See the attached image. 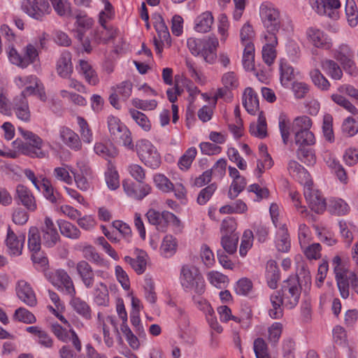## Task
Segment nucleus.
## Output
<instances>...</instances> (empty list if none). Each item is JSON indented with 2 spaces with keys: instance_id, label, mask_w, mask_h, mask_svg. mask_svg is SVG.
Wrapping results in <instances>:
<instances>
[{
  "instance_id": "nucleus-1",
  "label": "nucleus",
  "mask_w": 358,
  "mask_h": 358,
  "mask_svg": "<svg viewBox=\"0 0 358 358\" xmlns=\"http://www.w3.org/2000/svg\"><path fill=\"white\" fill-rule=\"evenodd\" d=\"M18 131L27 141L26 143L17 141L14 142L20 152L31 158L48 159L49 157L50 152L47 147L51 148L50 143H45L39 136L22 127L18 128Z\"/></svg>"
},
{
  "instance_id": "nucleus-2",
  "label": "nucleus",
  "mask_w": 358,
  "mask_h": 358,
  "mask_svg": "<svg viewBox=\"0 0 358 358\" xmlns=\"http://www.w3.org/2000/svg\"><path fill=\"white\" fill-rule=\"evenodd\" d=\"M187 45L193 55L201 56L206 63L213 64L216 62L219 41L215 36H210L207 39L189 38Z\"/></svg>"
},
{
  "instance_id": "nucleus-3",
  "label": "nucleus",
  "mask_w": 358,
  "mask_h": 358,
  "mask_svg": "<svg viewBox=\"0 0 358 358\" xmlns=\"http://www.w3.org/2000/svg\"><path fill=\"white\" fill-rule=\"evenodd\" d=\"M180 284L186 292L202 295L206 291V283L199 268L192 265H184L180 275Z\"/></svg>"
},
{
  "instance_id": "nucleus-4",
  "label": "nucleus",
  "mask_w": 358,
  "mask_h": 358,
  "mask_svg": "<svg viewBox=\"0 0 358 358\" xmlns=\"http://www.w3.org/2000/svg\"><path fill=\"white\" fill-rule=\"evenodd\" d=\"M332 264L334 267L337 286L341 297L347 299L349 296L350 283L352 288L358 294V278L356 274L352 271L345 269L341 266V259L338 256L334 257Z\"/></svg>"
},
{
  "instance_id": "nucleus-5",
  "label": "nucleus",
  "mask_w": 358,
  "mask_h": 358,
  "mask_svg": "<svg viewBox=\"0 0 358 358\" xmlns=\"http://www.w3.org/2000/svg\"><path fill=\"white\" fill-rule=\"evenodd\" d=\"M135 149L139 159L148 167L155 169L161 164V157L156 147L147 139L136 141Z\"/></svg>"
},
{
  "instance_id": "nucleus-6",
  "label": "nucleus",
  "mask_w": 358,
  "mask_h": 358,
  "mask_svg": "<svg viewBox=\"0 0 358 358\" xmlns=\"http://www.w3.org/2000/svg\"><path fill=\"white\" fill-rule=\"evenodd\" d=\"M107 124L112 139L122 144L126 148L134 150L131 134L126 125L118 117L113 115L108 116Z\"/></svg>"
},
{
  "instance_id": "nucleus-7",
  "label": "nucleus",
  "mask_w": 358,
  "mask_h": 358,
  "mask_svg": "<svg viewBox=\"0 0 358 358\" xmlns=\"http://www.w3.org/2000/svg\"><path fill=\"white\" fill-rule=\"evenodd\" d=\"M259 16L266 31H278L281 27L280 13L272 3L263 2L259 7Z\"/></svg>"
},
{
  "instance_id": "nucleus-8",
  "label": "nucleus",
  "mask_w": 358,
  "mask_h": 358,
  "mask_svg": "<svg viewBox=\"0 0 358 358\" xmlns=\"http://www.w3.org/2000/svg\"><path fill=\"white\" fill-rule=\"evenodd\" d=\"M146 217L150 224L155 225L158 231H165L169 224L179 226L180 220L172 213L164 210L162 213L150 209L146 213Z\"/></svg>"
},
{
  "instance_id": "nucleus-9",
  "label": "nucleus",
  "mask_w": 358,
  "mask_h": 358,
  "mask_svg": "<svg viewBox=\"0 0 358 358\" xmlns=\"http://www.w3.org/2000/svg\"><path fill=\"white\" fill-rule=\"evenodd\" d=\"M22 9L31 17L40 21L51 12L47 0H24Z\"/></svg>"
},
{
  "instance_id": "nucleus-10",
  "label": "nucleus",
  "mask_w": 358,
  "mask_h": 358,
  "mask_svg": "<svg viewBox=\"0 0 358 358\" xmlns=\"http://www.w3.org/2000/svg\"><path fill=\"white\" fill-rule=\"evenodd\" d=\"M301 285L296 276L289 277L282 286L285 306L287 309L294 308L299 302L301 294Z\"/></svg>"
},
{
  "instance_id": "nucleus-11",
  "label": "nucleus",
  "mask_w": 358,
  "mask_h": 358,
  "mask_svg": "<svg viewBox=\"0 0 358 358\" xmlns=\"http://www.w3.org/2000/svg\"><path fill=\"white\" fill-rule=\"evenodd\" d=\"M354 57V51L346 44L341 45L334 51V59L341 64L346 72L350 74H352L356 70Z\"/></svg>"
},
{
  "instance_id": "nucleus-12",
  "label": "nucleus",
  "mask_w": 358,
  "mask_h": 358,
  "mask_svg": "<svg viewBox=\"0 0 358 358\" xmlns=\"http://www.w3.org/2000/svg\"><path fill=\"white\" fill-rule=\"evenodd\" d=\"M312 8L319 15H327L333 20L339 17L338 9L341 7L339 0H310Z\"/></svg>"
},
{
  "instance_id": "nucleus-13",
  "label": "nucleus",
  "mask_w": 358,
  "mask_h": 358,
  "mask_svg": "<svg viewBox=\"0 0 358 358\" xmlns=\"http://www.w3.org/2000/svg\"><path fill=\"white\" fill-rule=\"evenodd\" d=\"M154 26L157 33V36L154 38V45L157 53L160 55L165 43L171 45V36L164 20L161 15L155 17Z\"/></svg>"
},
{
  "instance_id": "nucleus-14",
  "label": "nucleus",
  "mask_w": 358,
  "mask_h": 358,
  "mask_svg": "<svg viewBox=\"0 0 358 358\" xmlns=\"http://www.w3.org/2000/svg\"><path fill=\"white\" fill-rule=\"evenodd\" d=\"M47 278L54 286H63L68 294L73 296L76 294L73 282L66 271L58 269L50 271L47 273Z\"/></svg>"
},
{
  "instance_id": "nucleus-15",
  "label": "nucleus",
  "mask_w": 358,
  "mask_h": 358,
  "mask_svg": "<svg viewBox=\"0 0 358 358\" xmlns=\"http://www.w3.org/2000/svg\"><path fill=\"white\" fill-rule=\"evenodd\" d=\"M24 241V235L17 236L10 227H8L5 244L10 256L17 257L22 254Z\"/></svg>"
},
{
  "instance_id": "nucleus-16",
  "label": "nucleus",
  "mask_w": 358,
  "mask_h": 358,
  "mask_svg": "<svg viewBox=\"0 0 358 358\" xmlns=\"http://www.w3.org/2000/svg\"><path fill=\"white\" fill-rule=\"evenodd\" d=\"M312 183L304 185V196L309 207L317 213H320L326 208V202L318 190L312 187Z\"/></svg>"
},
{
  "instance_id": "nucleus-17",
  "label": "nucleus",
  "mask_w": 358,
  "mask_h": 358,
  "mask_svg": "<svg viewBox=\"0 0 358 358\" xmlns=\"http://www.w3.org/2000/svg\"><path fill=\"white\" fill-rule=\"evenodd\" d=\"M133 85L129 80H124L112 88L113 92L109 96L110 103L116 109L120 108L119 97L127 101L132 92Z\"/></svg>"
},
{
  "instance_id": "nucleus-18",
  "label": "nucleus",
  "mask_w": 358,
  "mask_h": 358,
  "mask_svg": "<svg viewBox=\"0 0 358 358\" xmlns=\"http://www.w3.org/2000/svg\"><path fill=\"white\" fill-rule=\"evenodd\" d=\"M43 245L48 248L54 247L59 240V235L56 225L52 219L45 217L43 225L41 227Z\"/></svg>"
},
{
  "instance_id": "nucleus-19",
  "label": "nucleus",
  "mask_w": 358,
  "mask_h": 358,
  "mask_svg": "<svg viewBox=\"0 0 358 358\" xmlns=\"http://www.w3.org/2000/svg\"><path fill=\"white\" fill-rule=\"evenodd\" d=\"M122 187L127 196L137 200H141L151 192V187L145 183L135 184L129 180L122 181Z\"/></svg>"
},
{
  "instance_id": "nucleus-20",
  "label": "nucleus",
  "mask_w": 358,
  "mask_h": 358,
  "mask_svg": "<svg viewBox=\"0 0 358 358\" xmlns=\"http://www.w3.org/2000/svg\"><path fill=\"white\" fill-rule=\"evenodd\" d=\"M308 41L316 48L329 50L331 43L324 32L315 27H310L306 31Z\"/></svg>"
},
{
  "instance_id": "nucleus-21",
  "label": "nucleus",
  "mask_w": 358,
  "mask_h": 358,
  "mask_svg": "<svg viewBox=\"0 0 358 358\" xmlns=\"http://www.w3.org/2000/svg\"><path fill=\"white\" fill-rule=\"evenodd\" d=\"M76 271L82 282L87 289L92 288L94 284L95 273L92 266L86 260H80L76 264Z\"/></svg>"
},
{
  "instance_id": "nucleus-22",
  "label": "nucleus",
  "mask_w": 358,
  "mask_h": 358,
  "mask_svg": "<svg viewBox=\"0 0 358 358\" xmlns=\"http://www.w3.org/2000/svg\"><path fill=\"white\" fill-rule=\"evenodd\" d=\"M59 134L62 141L71 149L76 151L82 149V142L79 136L71 129L65 126L61 127Z\"/></svg>"
},
{
  "instance_id": "nucleus-23",
  "label": "nucleus",
  "mask_w": 358,
  "mask_h": 358,
  "mask_svg": "<svg viewBox=\"0 0 358 358\" xmlns=\"http://www.w3.org/2000/svg\"><path fill=\"white\" fill-rule=\"evenodd\" d=\"M16 194L21 204L27 210L34 212L37 209L35 196L28 187L23 185H18L16 187Z\"/></svg>"
},
{
  "instance_id": "nucleus-24",
  "label": "nucleus",
  "mask_w": 358,
  "mask_h": 358,
  "mask_svg": "<svg viewBox=\"0 0 358 358\" xmlns=\"http://www.w3.org/2000/svg\"><path fill=\"white\" fill-rule=\"evenodd\" d=\"M19 299L29 306H35L37 303L35 293L30 285L25 280H19L16 287Z\"/></svg>"
},
{
  "instance_id": "nucleus-25",
  "label": "nucleus",
  "mask_w": 358,
  "mask_h": 358,
  "mask_svg": "<svg viewBox=\"0 0 358 358\" xmlns=\"http://www.w3.org/2000/svg\"><path fill=\"white\" fill-rule=\"evenodd\" d=\"M287 170L289 174L303 186L308 185L310 183H312L310 176L308 172L296 161L290 160L288 162Z\"/></svg>"
},
{
  "instance_id": "nucleus-26",
  "label": "nucleus",
  "mask_w": 358,
  "mask_h": 358,
  "mask_svg": "<svg viewBox=\"0 0 358 358\" xmlns=\"http://www.w3.org/2000/svg\"><path fill=\"white\" fill-rule=\"evenodd\" d=\"M71 62V53L67 50L60 55L56 64V71L58 75L63 78H69L73 73Z\"/></svg>"
},
{
  "instance_id": "nucleus-27",
  "label": "nucleus",
  "mask_w": 358,
  "mask_h": 358,
  "mask_svg": "<svg viewBox=\"0 0 358 358\" xmlns=\"http://www.w3.org/2000/svg\"><path fill=\"white\" fill-rule=\"evenodd\" d=\"M77 69L88 84L94 86L99 83L96 71L88 61L80 59Z\"/></svg>"
},
{
  "instance_id": "nucleus-28",
  "label": "nucleus",
  "mask_w": 358,
  "mask_h": 358,
  "mask_svg": "<svg viewBox=\"0 0 358 358\" xmlns=\"http://www.w3.org/2000/svg\"><path fill=\"white\" fill-rule=\"evenodd\" d=\"M16 85L20 87H24L20 96H26L34 94L38 85V80L36 76L31 75L27 76H19L15 78Z\"/></svg>"
},
{
  "instance_id": "nucleus-29",
  "label": "nucleus",
  "mask_w": 358,
  "mask_h": 358,
  "mask_svg": "<svg viewBox=\"0 0 358 358\" xmlns=\"http://www.w3.org/2000/svg\"><path fill=\"white\" fill-rule=\"evenodd\" d=\"M13 108L18 119L29 122L30 120L31 113L26 97L19 96L13 100Z\"/></svg>"
},
{
  "instance_id": "nucleus-30",
  "label": "nucleus",
  "mask_w": 358,
  "mask_h": 358,
  "mask_svg": "<svg viewBox=\"0 0 358 358\" xmlns=\"http://www.w3.org/2000/svg\"><path fill=\"white\" fill-rule=\"evenodd\" d=\"M214 22V17L210 11H205L198 15L194 20V29L199 33L210 31Z\"/></svg>"
},
{
  "instance_id": "nucleus-31",
  "label": "nucleus",
  "mask_w": 358,
  "mask_h": 358,
  "mask_svg": "<svg viewBox=\"0 0 358 358\" xmlns=\"http://www.w3.org/2000/svg\"><path fill=\"white\" fill-rule=\"evenodd\" d=\"M83 257L97 266L107 267L108 262L104 259L91 245H85L80 249Z\"/></svg>"
},
{
  "instance_id": "nucleus-32",
  "label": "nucleus",
  "mask_w": 358,
  "mask_h": 358,
  "mask_svg": "<svg viewBox=\"0 0 358 358\" xmlns=\"http://www.w3.org/2000/svg\"><path fill=\"white\" fill-rule=\"evenodd\" d=\"M96 155L106 159L108 162L118 155L117 149L110 143L96 142L94 146Z\"/></svg>"
},
{
  "instance_id": "nucleus-33",
  "label": "nucleus",
  "mask_w": 358,
  "mask_h": 358,
  "mask_svg": "<svg viewBox=\"0 0 358 358\" xmlns=\"http://www.w3.org/2000/svg\"><path fill=\"white\" fill-rule=\"evenodd\" d=\"M243 104L245 110L250 114H255L259 110L257 94L251 87H247L243 96Z\"/></svg>"
},
{
  "instance_id": "nucleus-34",
  "label": "nucleus",
  "mask_w": 358,
  "mask_h": 358,
  "mask_svg": "<svg viewBox=\"0 0 358 358\" xmlns=\"http://www.w3.org/2000/svg\"><path fill=\"white\" fill-rule=\"evenodd\" d=\"M93 297L95 303L100 306H107L109 302V294L107 285L103 282H99L93 290Z\"/></svg>"
},
{
  "instance_id": "nucleus-35",
  "label": "nucleus",
  "mask_w": 358,
  "mask_h": 358,
  "mask_svg": "<svg viewBox=\"0 0 358 358\" xmlns=\"http://www.w3.org/2000/svg\"><path fill=\"white\" fill-rule=\"evenodd\" d=\"M322 69L334 80H340L343 76V71L341 66L334 60L324 59L320 61Z\"/></svg>"
},
{
  "instance_id": "nucleus-36",
  "label": "nucleus",
  "mask_w": 358,
  "mask_h": 358,
  "mask_svg": "<svg viewBox=\"0 0 358 358\" xmlns=\"http://www.w3.org/2000/svg\"><path fill=\"white\" fill-rule=\"evenodd\" d=\"M266 278L268 287L275 289L280 280V272L277 264L273 260H270L266 264Z\"/></svg>"
},
{
  "instance_id": "nucleus-37",
  "label": "nucleus",
  "mask_w": 358,
  "mask_h": 358,
  "mask_svg": "<svg viewBox=\"0 0 358 358\" xmlns=\"http://www.w3.org/2000/svg\"><path fill=\"white\" fill-rule=\"evenodd\" d=\"M105 180L110 190H115L120 187V177L115 165L111 161L107 163V170L105 172Z\"/></svg>"
},
{
  "instance_id": "nucleus-38",
  "label": "nucleus",
  "mask_w": 358,
  "mask_h": 358,
  "mask_svg": "<svg viewBox=\"0 0 358 358\" xmlns=\"http://www.w3.org/2000/svg\"><path fill=\"white\" fill-rule=\"evenodd\" d=\"M326 207L331 214L336 215H344L350 210L348 203L341 199L332 198L326 203Z\"/></svg>"
},
{
  "instance_id": "nucleus-39",
  "label": "nucleus",
  "mask_w": 358,
  "mask_h": 358,
  "mask_svg": "<svg viewBox=\"0 0 358 358\" xmlns=\"http://www.w3.org/2000/svg\"><path fill=\"white\" fill-rule=\"evenodd\" d=\"M177 248V239L172 235H166L160 246L161 253L165 257H171L176 252Z\"/></svg>"
},
{
  "instance_id": "nucleus-40",
  "label": "nucleus",
  "mask_w": 358,
  "mask_h": 358,
  "mask_svg": "<svg viewBox=\"0 0 358 358\" xmlns=\"http://www.w3.org/2000/svg\"><path fill=\"white\" fill-rule=\"evenodd\" d=\"M309 76L313 83L322 91L329 90L331 84L327 78L322 73L318 68H313L309 72Z\"/></svg>"
},
{
  "instance_id": "nucleus-41",
  "label": "nucleus",
  "mask_w": 358,
  "mask_h": 358,
  "mask_svg": "<svg viewBox=\"0 0 358 358\" xmlns=\"http://www.w3.org/2000/svg\"><path fill=\"white\" fill-rule=\"evenodd\" d=\"M294 142L299 148L311 146L315 143V135L310 131H296Z\"/></svg>"
},
{
  "instance_id": "nucleus-42",
  "label": "nucleus",
  "mask_w": 358,
  "mask_h": 358,
  "mask_svg": "<svg viewBox=\"0 0 358 358\" xmlns=\"http://www.w3.org/2000/svg\"><path fill=\"white\" fill-rule=\"evenodd\" d=\"M291 247L289 235L287 228L283 225L277 233L276 248L282 252H287Z\"/></svg>"
},
{
  "instance_id": "nucleus-43",
  "label": "nucleus",
  "mask_w": 358,
  "mask_h": 358,
  "mask_svg": "<svg viewBox=\"0 0 358 358\" xmlns=\"http://www.w3.org/2000/svg\"><path fill=\"white\" fill-rule=\"evenodd\" d=\"M250 134L257 138H264L267 135L266 118L261 112L257 123H252L250 127Z\"/></svg>"
},
{
  "instance_id": "nucleus-44",
  "label": "nucleus",
  "mask_w": 358,
  "mask_h": 358,
  "mask_svg": "<svg viewBox=\"0 0 358 358\" xmlns=\"http://www.w3.org/2000/svg\"><path fill=\"white\" fill-rule=\"evenodd\" d=\"M338 227L341 236L344 242L348 246H350L354 238L353 233L355 231V226L351 222L340 220L338 222Z\"/></svg>"
},
{
  "instance_id": "nucleus-45",
  "label": "nucleus",
  "mask_w": 358,
  "mask_h": 358,
  "mask_svg": "<svg viewBox=\"0 0 358 358\" xmlns=\"http://www.w3.org/2000/svg\"><path fill=\"white\" fill-rule=\"evenodd\" d=\"M197 154V150L194 147L188 148L184 154L179 158L178 162V168L183 171L189 169Z\"/></svg>"
},
{
  "instance_id": "nucleus-46",
  "label": "nucleus",
  "mask_w": 358,
  "mask_h": 358,
  "mask_svg": "<svg viewBox=\"0 0 358 358\" xmlns=\"http://www.w3.org/2000/svg\"><path fill=\"white\" fill-rule=\"evenodd\" d=\"M58 226L61 234L69 238L77 239L80 236V230L68 221L59 220L58 221Z\"/></svg>"
},
{
  "instance_id": "nucleus-47",
  "label": "nucleus",
  "mask_w": 358,
  "mask_h": 358,
  "mask_svg": "<svg viewBox=\"0 0 358 358\" xmlns=\"http://www.w3.org/2000/svg\"><path fill=\"white\" fill-rule=\"evenodd\" d=\"M124 259L126 263L131 266L137 274L140 275L145 272L147 263L145 255H138L135 258L125 256Z\"/></svg>"
},
{
  "instance_id": "nucleus-48",
  "label": "nucleus",
  "mask_w": 358,
  "mask_h": 358,
  "mask_svg": "<svg viewBox=\"0 0 358 358\" xmlns=\"http://www.w3.org/2000/svg\"><path fill=\"white\" fill-rule=\"evenodd\" d=\"M28 247L34 252H38L41 250V239L38 229L36 227H31L28 234Z\"/></svg>"
},
{
  "instance_id": "nucleus-49",
  "label": "nucleus",
  "mask_w": 358,
  "mask_h": 358,
  "mask_svg": "<svg viewBox=\"0 0 358 358\" xmlns=\"http://www.w3.org/2000/svg\"><path fill=\"white\" fill-rule=\"evenodd\" d=\"M297 158L306 165H313L316 162L314 150L310 148H299L296 150Z\"/></svg>"
},
{
  "instance_id": "nucleus-50",
  "label": "nucleus",
  "mask_w": 358,
  "mask_h": 358,
  "mask_svg": "<svg viewBox=\"0 0 358 358\" xmlns=\"http://www.w3.org/2000/svg\"><path fill=\"white\" fill-rule=\"evenodd\" d=\"M238 236L237 234L223 235L221 239V245L225 252L231 255L237 250Z\"/></svg>"
},
{
  "instance_id": "nucleus-51",
  "label": "nucleus",
  "mask_w": 358,
  "mask_h": 358,
  "mask_svg": "<svg viewBox=\"0 0 358 358\" xmlns=\"http://www.w3.org/2000/svg\"><path fill=\"white\" fill-rule=\"evenodd\" d=\"M23 69L27 68L29 64L34 63L38 58V52L33 44H28L24 48Z\"/></svg>"
},
{
  "instance_id": "nucleus-52",
  "label": "nucleus",
  "mask_w": 358,
  "mask_h": 358,
  "mask_svg": "<svg viewBox=\"0 0 358 358\" xmlns=\"http://www.w3.org/2000/svg\"><path fill=\"white\" fill-rule=\"evenodd\" d=\"M77 122L82 140L85 143H91L93 140V134L87 122L83 117H78Z\"/></svg>"
},
{
  "instance_id": "nucleus-53",
  "label": "nucleus",
  "mask_w": 358,
  "mask_h": 358,
  "mask_svg": "<svg viewBox=\"0 0 358 358\" xmlns=\"http://www.w3.org/2000/svg\"><path fill=\"white\" fill-rule=\"evenodd\" d=\"M345 14L349 25L352 27H356L358 24V13L354 0L346 1Z\"/></svg>"
},
{
  "instance_id": "nucleus-54",
  "label": "nucleus",
  "mask_w": 358,
  "mask_h": 358,
  "mask_svg": "<svg viewBox=\"0 0 358 358\" xmlns=\"http://www.w3.org/2000/svg\"><path fill=\"white\" fill-rule=\"evenodd\" d=\"M322 132L325 139L333 143L334 134L333 131V117L329 114H326L323 117Z\"/></svg>"
},
{
  "instance_id": "nucleus-55",
  "label": "nucleus",
  "mask_w": 358,
  "mask_h": 358,
  "mask_svg": "<svg viewBox=\"0 0 358 358\" xmlns=\"http://www.w3.org/2000/svg\"><path fill=\"white\" fill-rule=\"evenodd\" d=\"M130 115L133 120L145 131H150L151 123L148 117L143 113L131 109L129 111Z\"/></svg>"
},
{
  "instance_id": "nucleus-56",
  "label": "nucleus",
  "mask_w": 358,
  "mask_h": 358,
  "mask_svg": "<svg viewBox=\"0 0 358 358\" xmlns=\"http://www.w3.org/2000/svg\"><path fill=\"white\" fill-rule=\"evenodd\" d=\"M48 296L52 304H49L48 308L52 313H62L65 310L64 303L60 300L58 294L48 290Z\"/></svg>"
},
{
  "instance_id": "nucleus-57",
  "label": "nucleus",
  "mask_w": 358,
  "mask_h": 358,
  "mask_svg": "<svg viewBox=\"0 0 358 358\" xmlns=\"http://www.w3.org/2000/svg\"><path fill=\"white\" fill-rule=\"evenodd\" d=\"M253 348L257 358H270L267 343L262 338L254 341Z\"/></svg>"
},
{
  "instance_id": "nucleus-58",
  "label": "nucleus",
  "mask_w": 358,
  "mask_h": 358,
  "mask_svg": "<svg viewBox=\"0 0 358 358\" xmlns=\"http://www.w3.org/2000/svg\"><path fill=\"white\" fill-rule=\"evenodd\" d=\"M143 292L145 299L150 303H155L157 300V294L155 291L154 282L151 278H146L144 280Z\"/></svg>"
},
{
  "instance_id": "nucleus-59",
  "label": "nucleus",
  "mask_w": 358,
  "mask_h": 358,
  "mask_svg": "<svg viewBox=\"0 0 358 358\" xmlns=\"http://www.w3.org/2000/svg\"><path fill=\"white\" fill-rule=\"evenodd\" d=\"M246 184V180L244 177L239 178L238 180H233L230 185L228 196L231 199H234L237 197L245 189Z\"/></svg>"
},
{
  "instance_id": "nucleus-60",
  "label": "nucleus",
  "mask_w": 358,
  "mask_h": 358,
  "mask_svg": "<svg viewBox=\"0 0 358 358\" xmlns=\"http://www.w3.org/2000/svg\"><path fill=\"white\" fill-rule=\"evenodd\" d=\"M253 233L250 230H246L244 231L242 240L240 245L239 253L242 257H245L247 255L248 251L251 248L252 245Z\"/></svg>"
},
{
  "instance_id": "nucleus-61",
  "label": "nucleus",
  "mask_w": 358,
  "mask_h": 358,
  "mask_svg": "<svg viewBox=\"0 0 358 358\" xmlns=\"http://www.w3.org/2000/svg\"><path fill=\"white\" fill-rule=\"evenodd\" d=\"M216 189L217 185L215 183H211L210 185L202 189L199 193L197 197L198 203L199 205L206 204L210 200Z\"/></svg>"
},
{
  "instance_id": "nucleus-62",
  "label": "nucleus",
  "mask_w": 358,
  "mask_h": 358,
  "mask_svg": "<svg viewBox=\"0 0 358 358\" xmlns=\"http://www.w3.org/2000/svg\"><path fill=\"white\" fill-rule=\"evenodd\" d=\"M154 182L156 186L164 192H169L173 188V184L163 174H156L154 176Z\"/></svg>"
},
{
  "instance_id": "nucleus-63",
  "label": "nucleus",
  "mask_w": 358,
  "mask_h": 358,
  "mask_svg": "<svg viewBox=\"0 0 358 358\" xmlns=\"http://www.w3.org/2000/svg\"><path fill=\"white\" fill-rule=\"evenodd\" d=\"M54 10L59 16H65L71 12V4L67 0H50Z\"/></svg>"
},
{
  "instance_id": "nucleus-64",
  "label": "nucleus",
  "mask_w": 358,
  "mask_h": 358,
  "mask_svg": "<svg viewBox=\"0 0 358 358\" xmlns=\"http://www.w3.org/2000/svg\"><path fill=\"white\" fill-rule=\"evenodd\" d=\"M70 304L77 313H90L91 311L89 304L80 297L73 296Z\"/></svg>"
}]
</instances>
